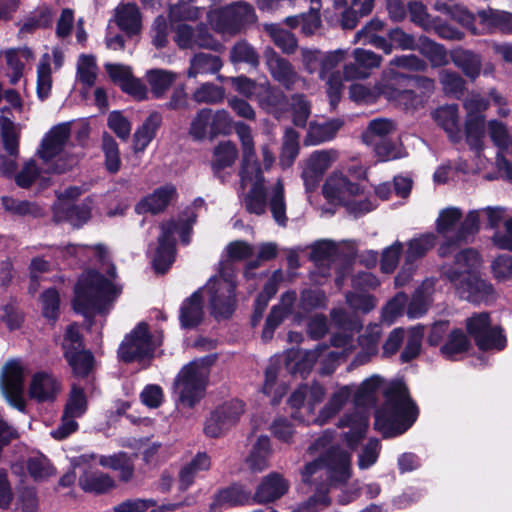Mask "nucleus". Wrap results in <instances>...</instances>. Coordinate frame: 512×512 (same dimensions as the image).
Instances as JSON below:
<instances>
[{"label":"nucleus","instance_id":"1","mask_svg":"<svg viewBox=\"0 0 512 512\" xmlns=\"http://www.w3.org/2000/svg\"><path fill=\"white\" fill-rule=\"evenodd\" d=\"M106 272L111 280L93 270L79 277L74 289L73 306L76 312L85 317H91L95 313H104L119 297L122 287L112 281L117 277L115 266L108 263Z\"/></svg>","mask_w":512,"mask_h":512},{"label":"nucleus","instance_id":"2","mask_svg":"<svg viewBox=\"0 0 512 512\" xmlns=\"http://www.w3.org/2000/svg\"><path fill=\"white\" fill-rule=\"evenodd\" d=\"M235 131L241 143L242 157L240 177L242 183L253 182L251 189L244 197L243 203L247 212L263 215L267 208L265 178L260 163L256 158L254 139L249 126L242 122L235 124Z\"/></svg>","mask_w":512,"mask_h":512},{"label":"nucleus","instance_id":"3","mask_svg":"<svg viewBox=\"0 0 512 512\" xmlns=\"http://www.w3.org/2000/svg\"><path fill=\"white\" fill-rule=\"evenodd\" d=\"M333 435L326 431L312 443L308 451L311 454H325L318 459L305 465L302 471V480L306 483L312 482L314 475H325L330 485L346 482L350 477L351 456L339 447H330Z\"/></svg>","mask_w":512,"mask_h":512},{"label":"nucleus","instance_id":"4","mask_svg":"<svg viewBox=\"0 0 512 512\" xmlns=\"http://www.w3.org/2000/svg\"><path fill=\"white\" fill-rule=\"evenodd\" d=\"M417 415V407L406 388L398 386L387 394L385 403L377 410L374 427L383 437H394L407 431Z\"/></svg>","mask_w":512,"mask_h":512},{"label":"nucleus","instance_id":"5","mask_svg":"<svg viewBox=\"0 0 512 512\" xmlns=\"http://www.w3.org/2000/svg\"><path fill=\"white\" fill-rule=\"evenodd\" d=\"M462 211L457 207H448L440 211L436 221V230L445 239L438 248V254L446 257L468 242L479 230L480 211L471 210L462 220Z\"/></svg>","mask_w":512,"mask_h":512},{"label":"nucleus","instance_id":"6","mask_svg":"<svg viewBox=\"0 0 512 512\" xmlns=\"http://www.w3.org/2000/svg\"><path fill=\"white\" fill-rule=\"evenodd\" d=\"M212 362L211 357L197 359L179 371L174 391L181 405L192 408L204 397Z\"/></svg>","mask_w":512,"mask_h":512},{"label":"nucleus","instance_id":"7","mask_svg":"<svg viewBox=\"0 0 512 512\" xmlns=\"http://www.w3.org/2000/svg\"><path fill=\"white\" fill-rule=\"evenodd\" d=\"M227 266L228 263L221 262L218 274L211 277L201 289L207 297L211 313L215 318H228L236 305V284Z\"/></svg>","mask_w":512,"mask_h":512},{"label":"nucleus","instance_id":"8","mask_svg":"<svg viewBox=\"0 0 512 512\" xmlns=\"http://www.w3.org/2000/svg\"><path fill=\"white\" fill-rule=\"evenodd\" d=\"M194 219L167 221L161 225V234L158 238L159 246L153 258V267L157 273H165L170 268L175 259V239L174 234L179 233L181 241L188 244L190 241Z\"/></svg>","mask_w":512,"mask_h":512},{"label":"nucleus","instance_id":"9","mask_svg":"<svg viewBox=\"0 0 512 512\" xmlns=\"http://www.w3.org/2000/svg\"><path fill=\"white\" fill-rule=\"evenodd\" d=\"M208 19L216 32L235 35L253 24L257 17L252 5L244 1H237L209 13Z\"/></svg>","mask_w":512,"mask_h":512},{"label":"nucleus","instance_id":"10","mask_svg":"<svg viewBox=\"0 0 512 512\" xmlns=\"http://www.w3.org/2000/svg\"><path fill=\"white\" fill-rule=\"evenodd\" d=\"M62 348L64 357L76 376L85 377L93 369L94 357L85 349L77 324L67 327Z\"/></svg>","mask_w":512,"mask_h":512},{"label":"nucleus","instance_id":"11","mask_svg":"<svg viewBox=\"0 0 512 512\" xmlns=\"http://www.w3.org/2000/svg\"><path fill=\"white\" fill-rule=\"evenodd\" d=\"M445 277L454 285L457 295L472 303L491 302L495 299L493 286L475 273L461 277L455 269L445 270Z\"/></svg>","mask_w":512,"mask_h":512},{"label":"nucleus","instance_id":"12","mask_svg":"<svg viewBox=\"0 0 512 512\" xmlns=\"http://www.w3.org/2000/svg\"><path fill=\"white\" fill-rule=\"evenodd\" d=\"M157 344L153 341L148 325L139 323L119 346L118 356L126 362L143 361L153 356Z\"/></svg>","mask_w":512,"mask_h":512},{"label":"nucleus","instance_id":"13","mask_svg":"<svg viewBox=\"0 0 512 512\" xmlns=\"http://www.w3.org/2000/svg\"><path fill=\"white\" fill-rule=\"evenodd\" d=\"M24 377L25 367L19 360H9L2 367L0 390L8 403L18 410L25 408Z\"/></svg>","mask_w":512,"mask_h":512},{"label":"nucleus","instance_id":"14","mask_svg":"<svg viewBox=\"0 0 512 512\" xmlns=\"http://www.w3.org/2000/svg\"><path fill=\"white\" fill-rule=\"evenodd\" d=\"M468 333L474 338L477 346L482 350L505 347L506 339L499 327L490 326V317L486 312L474 314L466 319Z\"/></svg>","mask_w":512,"mask_h":512},{"label":"nucleus","instance_id":"15","mask_svg":"<svg viewBox=\"0 0 512 512\" xmlns=\"http://www.w3.org/2000/svg\"><path fill=\"white\" fill-rule=\"evenodd\" d=\"M410 79L409 76L397 72L393 68H386L382 72L376 89L379 95H382L389 101L405 105L406 107L412 106L416 97L414 91L401 88L402 84Z\"/></svg>","mask_w":512,"mask_h":512},{"label":"nucleus","instance_id":"16","mask_svg":"<svg viewBox=\"0 0 512 512\" xmlns=\"http://www.w3.org/2000/svg\"><path fill=\"white\" fill-rule=\"evenodd\" d=\"M338 152L334 149L317 150L303 162L301 178L307 191L314 190L325 172L336 161Z\"/></svg>","mask_w":512,"mask_h":512},{"label":"nucleus","instance_id":"17","mask_svg":"<svg viewBox=\"0 0 512 512\" xmlns=\"http://www.w3.org/2000/svg\"><path fill=\"white\" fill-rule=\"evenodd\" d=\"M264 59L272 78L284 88L288 90L293 89L295 84L300 80V76L293 65L272 48L265 50Z\"/></svg>","mask_w":512,"mask_h":512},{"label":"nucleus","instance_id":"18","mask_svg":"<svg viewBox=\"0 0 512 512\" xmlns=\"http://www.w3.org/2000/svg\"><path fill=\"white\" fill-rule=\"evenodd\" d=\"M353 63L344 66L343 74L346 80L366 79L373 69L379 68L382 56L371 50L356 48L352 52Z\"/></svg>","mask_w":512,"mask_h":512},{"label":"nucleus","instance_id":"19","mask_svg":"<svg viewBox=\"0 0 512 512\" xmlns=\"http://www.w3.org/2000/svg\"><path fill=\"white\" fill-rule=\"evenodd\" d=\"M362 193L358 183L351 182L341 172H333L323 185V195L331 202L345 203L349 197Z\"/></svg>","mask_w":512,"mask_h":512},{"label":"nucleus","instance_id":"20","mask_svg":"<svg viewBox=\"0 0 512 512\" xmlns=\"http://www.w3.org/2000/svg\"><path fill=\"white\" fill-rule=\"evenodd\" d=\"M477 17L481 26V31H478V34H494L497 32L512 34L511 12L489 7L479 10Z\"/></svg>","mask_w":512,"mask_h":512},{"label":"nucleus","instance_id":"21","mask_svg":"<svg viewBox=\"0 0 512 512\" xmlns=\"http://www.w3.org/2000/svg\"><path fill=\"white\" fill-rule=\"evenodd\" d=\"M61 391V383L51 373L40 371L32 376L29 395L38 402L54 401Z\"/></svg>","mask_w":512,"mask_h":512},{"label":"nucleus","instance_id":"22","mask_svg":"<svg viewBox=\"0 0 512 512\" xmlns=\"http://www.w3.org/2000/svg\"><path fill=\"white\" fill-rule=\"evenodd\" d=\"M70 136L68 124L54 126L43 138L38 155L45 162L57 156L65 147Z\"/></svg>","mask_w":512,"mask_h":512},{"label":"nucleus","instance_id":"23","mask_svg":"<svg viewBox=\"0 0 512 512\" xmlns=\"http://www.w3.org/2000/svg\"><path fill=\"white\" fill-rule=\"evenodd\" d=\"M334 7L343 9L341 26L353 29L360 17L368 15L374 5V0H333Z\"/></svg>","mask_w":512,"mask_h":512},{"label":"nucleus","instance_id":"24","mask_svg":"<svg viewBox=\"0 0 512 512\" xmlns=\"http://www.w3.org/2000/svg\"><path fill=\"white\" fill-rule=\"evenodd\" d=\"M368 423V417L360 411L347 413L339 420V428L349 429L344 433V439L351 449H355L364 438Z\"/></svg>","mask_w":512,"mask_h":512},{"label":"nucleus","instance_id":"25","mask_svg":"<svg viewBox=\"0 0 512 512\" xmlns=\"http://www.w3.org/2000/svg\"><path fill=\"white\" fill-rule=\"evenodd\" d=\"M326 349V345H319L309 351H292L287 356L286 367L292 374L305 376Z\"/></svg>","mask_w":512,"mask_h":512},{"label":"nucleus","instance_id":"26","mask_svg":"<svg viewBox=\"0 0 512 512\" xmlns=\"http://www.w3.org/2000/svg\"><path fill=\"white\" fill-rule=\"evenodd\" d=\"M176 196V188L173 185H164L156 189L152 194L142 199L136 206L139 213L150 212L157 214L166 209Z\"/></svg>","mask_w":512,"mask_h":512},{"label":"nucleus","instance_id":"27","mask_svg":"<svg viewBox=\"0 0 512 512\" xmlns=\"http://www.w3.org/2000/svg\"><path fill=\"white\" fill-rule=\"evenodd\" d=\"M287 489V482L279 474H270L259 484L254 494V501L258 504L272 502L283 496Z\"/></svg>","mask_w":512,"mask_h":512},{"label":"nucleus","instance_id":"28","mask_svg":"<svg viewBox=\"0 0 512 512\" xmlns=\"http://www.w3.org/2000/svg\"><path fill=\"white\" fill-rule=\"evenodd\" d=\"M54 221H68L75 227H79L90 218V207L87 204L74 206L70 201H58L54 205Z\"/></svg>","mask_w":512,"mask_h":512},{"label":"nucleus","instance_id":"29","mask_svg":"<svg viewBox=\"0 0 512 512\" xmlns=\"http://www.w3.org/2000/svg\"><path fill=\"white\" fill-rule=\"evenodd\" d=\"M432 116L435 122L447 133L451 141L458 142L461 140L462 134L456 105L439 107L433 112Z\"/></svg>","mask_w":512,"mask_h":512},{"label":"nucleus","instance_id":"30","mask_svg":"<svg viewBox=\"0 0 512 512\" xmlns=\"http://www.w3.org/2000/svg\"><path fill=\"white\" fill-rule=\"evenodd\" d=\"M4 56L9 69V82L15 85L22 78L25 65L33 59V52L28 47L11 48L4 52Z\"/></svg>","mask_w":512,"mask_h":512},{"label":"nucleus","instance_id":"31","mask_svg":"<svg viewBox=\"0 0 512 512\" xmlns=\"http://www.w3.org/2000/svg\"><path fill=\"white\" fill-rule=\"evenodd\" d=\"M203 315L202 290H197L182 303L179 316L181 326L194 328L201 323Z\"/></svg>","mask_w":512,"mask_h":512},{"label":"nucleus","instance_id":"32","mask_svg":"<svg viewBox=\"0 0 512 512\" xmlns=\"http://www.w3.org/2000/svg\"><path fill=\"white\" fill-rule=\"evenodd\" d=\"M239 156L236 144L230 140L219 142L213 149L211 168L214 174L231 167Z\"/></svg>","mask_w":512,"mask_h":512},{"label":"nucleus","instance_id":"33","mask_svg":"<svg viewBox=\"0 0 512 512\" xmlns=\"http://www.w3.org/2000/svg\"><path fill=\"white\" fill-rule=\"evenodd\" d=\"M434 287L435 281L433 279H426L415 291L407 310V314L410 318H418L426 313L432 302Z\"/></svg>","mask_w":512,"mask_h":512},{"label":"nucleus","instance_id":"34","mask_svg":"<svg viewBox=\"0 0 512 512\" xmlns=\"http://www.w3.org/2000/svg\"><path fill=\"white\" fill-rule=\"evenodd\" d=\"M296 299L295 292H287L282 297V304L274 306L265 323L262 337L264 339H270L274 333V330L281 324L284 318L291 312V307Z\"/></svg>","mask_w":512,"mask_h":512},{"label":"nucleus","instance_id":"35","mask_svg":"<svg viewBox=\"0 0 512 512\" xmlns=\"http://www.w3.org/2000/svg\"><path fill=\"white\" fill-rule=\"evenodd\" d=\"M453 63L462 70L466 77L474 81L481 73V56L470 50L456 49L451 54Z\"/></svg>","mask_w":512,"mask_h":512},{"label":"nucleus","instance_id":"36","mask_svg":"<svg viewBox=\"0 0 512 512\" xmlns=\"http://www.w3.org/2000/svg\"><path fill=\"white\" fill-rule=\"evenodd\" d=\"M162 123V116L158 112H152L133 136V148L135 152H142L156 135V131Z\"/></svg>","mask_w":512,"mask_h":512},{"label":"nucleus","instance_id":"37","mask_svg":"<svg viewBox=\"0 0 512 512\" xmlns=\"http://www.w3.org/2000/svg\"><path fill=\"white\" fill-rule=\"evenodd\" d=\"M222 66L223 63L219 56L200 52L190 59L187 75L190 78H195L198 75L215 74Z\"/></svg>","mask_w":512,"mask_h":512},{"label":"nucleus","instance_id":"38","mask_svg":"<svg viewBox=\"0 0 512 512\" xmlns=\"http://www.w3.org/2000/svg\"><path fill=\"white\" fill-rule=\"evenodd\" d=\"M268 207L274 221L281 227L287 225L284 184L278 179L268 193Z\"/></svg>","mask_w":512,"mask_h":512},{"label":"nucleus","instance_id":"39","mask_svg":"<svg viewBox=\"0 0 512 512\" xmlns=\"http://www.w3.org/2000/svg\"><path fill=\"white\" fill-rule=\"evenodd\" d=\"M433 8L453 20L460 23L471 30L473 34H478L477 28L474 26L475 16L470 13L464 6L459 4H449L440 0L435 1Z\"/></svg>","mask_w":512,"mask_h":512},{"label":"nucleus","instance_id":"40","mask_svg":"<svg viewBox=\"0 0 512 512\" xmlns=\"http://www.w3.org/2000/svg\"><path fill=\"white\" fill-rule=\"evenodd\" d=\"M79 485L86 492L102 494L114 487V480L103 472L86 471L79 477Z\"/></svg>","mask_w":512,"mask_h":512},{"label":"nucleus","instance_id":"41","mask_svg":"<svg viewBox=\"0 0 512 512\" xmlns=\"http://www.w3.org/2000/svg\"><path fill=\"white\" fill-rule=\"evenodd\" d=\"M352 393L349 386H343L332 394L327 404L321 409L315 421L319 425H324L333 418L346 404Z\"/></svg>","mask_w":512,"mask_h":512},{"label":"nucleus","instance_id":"42","mask_svg":"<svg viewBox=\"0 0 512 512\" xmlns=\"http://www.w3.org/2000/svg\"><path fill=\"white\" fill-rule=\"evenodd\" d=\"M396 130L395 123L387 118H376L368 123L362 133V140L366 145L375 144L377 141L385 140Z\"/></svg>","mask_w":512,"mask_h":512},{"label":"nucleus","instance_id":"43","mask_svg":"<svg viewBox=\"0 0 512 512\" xmlns=\"http://www.w3.org/2000/svg\"><path fill=\"white\" fill-rule=\"evenodd\" d=\"M470 346L467 335L461 329H454L449 332L440 352L447 359H455L457 355L467 352Z\"/></svg>","mask_w":512,"mask_h":512},{"label":"nucleus","instance_id":"44","mask_svg":"<svg viewBox=\"0 0 512 512\" xmlns=\"http://www.w3.org/2000/svg\"><path fill=\"white\" fill-rule=\"evenodd\" d=\"M270 454L271 446L269 437L266 435L259 436L246 460L249 468L255 472L264 470L268 466Z\"/></svg>","mask_w":512,"mask_h":512},{"label":"nucleus","instance_id":"45","mask_svg":"<svg viewBox=\"0 0 512 512\" xmlns=\"http://www.w3.org/2000/svg\"><path fill=\"white\" fill-rule=\"evenodd\" d=\"M116 23L127 33H137L141 27V17L137 6L127 3L117 7Z\"/></svg>","mask_w":512,"mask_h":512},{"label":"nucleus","instance_id":"46","mask_svg":"<svg viewBox=\"0 0 512 512\" xmlns=\"http://www.w3.org/2000/svg\"><path fill=\"white\" fill-rule=\"evenodd\" d=\"M342 124L338 119L322 124H310L305 143L315 145L333 139Z\"/></svg>","mask_w":512,"mask_h":512},{"label":"nucleus","instance_id":"47","mask_svg":"<svg viewBox=\"0 0 512 512\" xmlns=\"http://www.w3.org/2000/svg\"><path fill=\"white\" fill-rule=\"evenodd\" d=\"M176 77L174 72L163 69H152L146 73V80L156 98H161L166 93L175 82Z\"/></svg>","mask_w":512,"mask_h":512},{"label":"nucleus","instance_id":"48","mask_svg":"<svg viewBox=\"0 0 512 512\" xmlns=\"http://www.w3.org/2000/svg\"><path fill=\"white\" fill-rule=\"evenodd\" d=\"M480 265V256L478 252L472 248H467L456 254L454 264L451 266H443V275L445 270L455 269L461 273V277L475 273Z\"/></svg>","mask_w":512,"mask_h":512},{"label":"nucleus","instance_id":"49","mask_svg":"<svg viewBox=\"0 0 512 512\" xmlns=\"http://www.w3.org/2000/svg\"><path fill=\"white\" fill-rule=\"evenodd\" d=\"M425 56L432 67H442L448 64V54L444 46L430 40L427 37H420L416 47Z\"/></svg>","mask_w":512,"mask_h":512},{"label":"nucleus","instance_id":"50","mask_svg":"<svg viewBox=\"0 0 512 512\" xmlns=\"http://www.w3.org/2000/svg\"><path fill=\"white\" fill-rule=\"evenodd\" d=\"M300 150L299 134L292 128H287L283 137V144L279 164L283 169L289 168L294 163Z\"/></svg>","mask_w":512,"mask_h":512},{"label":"nucleus","instance_id":"51","mask_svg":"<svg viewBox=\"0 0 512 512\" xmlns=\"http://www.w3.org/2000/svg\"><path fill=\"white\" fill-rule=\"evenodd\" d=\"M265 31L271 37L274 44L285 54H293L297 49V39L294 34L283 29L277 24L265 25Z\"/></svg>","mask_w":512,"mask_h":512},{"label":"nucleus","instance_id":"52","mask_svg":"<svg viewBox=\"0 0 512 512\" xmlns=\"http://www.w3.org/2000/svg\"><path fill=\"white\" fill-rule=\"evenodd\" d=\"M210 468V459L205 453H198L192 461L180 471V488L186 490L200 471Z\"/></svg>","mask_w":512,"mask_h":512},{"label":"nucleus","instance_id":"53","mask_svg":"<svg viewBox=\"0 0 512 512\" xmlns=\"http://www.w3.org/2000/svg\"><path fill=\"white\" fill-rule=\"evenodd\" d=\"M256 99L262 107L268 110L281 108L287 103L284 93L280 89L271 86L268 82L261 84Z\"/></svg>","mask_w":512,"mask_h":512},{"label":"nucleus","instance_id":"54","mask_svg":"<svg viewBox=\"0 0 512 512\" xmlns=\"http://www.w3.org/2000/svg\"><path fill=\"white\" fill-rule=\"evenodd\" d=\"M381 384L378 376H372L358 387L354 395V403L356 406H369L374 404L375 395Z\"/></svg>","mask_w":512,"mask_h":512},{"label":"nucleus","instance_id":"55","mask_svg":"<svg viewBox=\"0 0 512 512\" xmlns=\"http://www.w3.org/2000/svg\"><path fill=\"white\" fill-rule=\"evenodd\" d=\"M52 78L50 68V55L45 53L37 68V94L40 99H46L51 91Z\"/></svg>","mask_w":512,"mask_h":512},{"label":"nucleus","instance_id":"56","mask_svg":"<svg viewBox=\"0 0 512 512\" xmlns=\"http://www.w3.org/2000/svg\"><path fill=\"white\" fill-rule=\"evenodd\" d=\"M423 337V326L418 325L409 329L405 348L400 355V359L402 362H409L410 360L416 358L419 355Z\"/></svg>","mask_w":512,"mask_h":512},{"label":"nucleus","instance_id":"57","mask_svg":"<svg viewBox=\"0 0 512 512\" xmlns=\"http://www.w3.org/2000/svg\"><path fill=\"white\" fill-rule=\"evenodd\" d=\"M102 150L105 156V167L110 173H117L121 167V158L118 144L107 133L102 137Z\"/></svg>","mask_w":512,"mask_h":512},{"label":"nucleus","instance_id":"58","mask_svg":"<svg viewBox=\"0 0 512 512\" xmlns=\"http://www.w3.org/2000/svg\"><path fill=\"white\" fill-rule=\"evenodd\" d=\"M435 244V236L433 234H424L418 238H414L408 242L406 250V261L413 262L414 260L423 257Z\"/></svg>","mask_w":512,"mask_h":512},{"label":"nucleus","instance_id":"59","mask_svg":"<svg viewBox=\"0 0 512 512\" xmlns=\"http://www.w3.org/2000/svg\"><path fill=\"white\" fill-rule=\"evenodd\" d=\"M0 129L4 147L9 156L18 155V132L14 123L7 117H0Z\"/></svg>","mask_w":512,"mask_h":512},{"label":"nucleus","instance_id":"60","mask_svg":"<svg viewBox=\"0 0 512 512\" xmlns=\"http://www.w3.org/2000/svg\"><path fill=\"white\" fill-rule=\"evenodd\" d=\"M224 95L225 92L221 86L208 82L198 87L193 92L192 98L197 103L215 104L221 102Z\"/></svg>","mask_w":512,"mask_h":512},{"label":"nucleus","instance_id":"61","mask_svg":"<svg viewBox=\"0 0 512 512\" xmlns=\"http://www.w3.org/2000/svg\"><path fill=\"white\" fill-rule=\"evenodd\" d=\"M230 60L233 63H247L253 67L259 65V56L255 49L245 41L236 43L230 51Z\"/></svg>","mask_w":512,"mask_h":512},{"label":"nucleus","instance_id":"62","mask_svg":"<svg viewBox=\"0 0 512 512\" xmlns=\"http://www.w3.org/2000/svg\"><path fill=\"white\" fill-rule=\"evenodd\" d=\"M465 133L469 146L476 151H480L484 136V118H466Z\"/></svg>","mask_w":512,"mask_h":512},{"label":"nucleus","instance_id":"63","mask_svg":"<svg viewBox=\"0 0 512 512\" xmlns=\"http://www.w3.org/2000/svg\"><path fill=\"white\" fill-rule=\"evenodd\" d=\"M203 8L190 3L179 2L169 8V17L172 21H196L203 14Z\"/></svg>","mask_w":512,"mask_h":512},{"label":"nucleus","instance_id":"64","mask_svg":"<svg viewBox=\"0 0 512 512\" xmlns=\"http://www.w3.org/2000/svg\"><path fill=\"white\" fill-rule=\"evenodd\" d=\"M439 81L445 94L460 95L465 89L464 79L455 71L441 70Z\"/></svg>","mask_w":512,"mask_h":512}]
</instances>
